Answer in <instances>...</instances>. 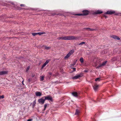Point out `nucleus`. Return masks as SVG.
Listing matches in <instances>:
<instances>
[{
  "label": "nucleus",
  "mask_w": 121,
  "mask_h": 121,
  "mask_svg": "<svg viewBox=\"0 0 121 121\" xmlns=\"http://www.w3.org/2000/svg\"><path fill=\"white\" fill-rule=\"evenodd\" d=\"M58 40H71L76 39V37L73 36H65L59 37L57 38Z\"/></svg>",
  "instance_id": "obj_1"
},
{
  "label": "nucleus",
  "mask_w": 121,
  "mask_h": 121,
  "mask_svg": "<svg viewBox=\"0 0 121 121\" xmlns=\"http://www.w3.org/2000/svg\"><path fill=\"white\" fill-rule=\"evenodd\" d=\"M82 12L83 13H82L77 14H76V15L78 16L86 15H88L89 13V11L87 10H83Z\"/></svg>",
  "instance_id": "obj_2"
},
{
  "label": "nucleus",
  "mask_w": 121,
  "mask_h": 121,
  "mask_svg": "<svg viewBox=\"0 0 121 121\" xmlns=\"http://www.w3.org/2000/svg\"><path fill=\"white\" fill-rule=\"evenodd\" d=\"M45 100H47L49 101L52 102L53 101V100L52 97L49 95H47L44 96Z\"/></svg>",
  "instance_id": "obj_3"
},
{
  "label": "nucleus",
  "mask_w": 121,
  "mask_h": 121,
  "mask_svg": "<svg viewBox=\"0 0 121 121\" xmlns=\"http://www.w3.org/2000/svg\"><path fill=\"white\" fill-rule=\"evenodd\" d=\"M44 97H43L39 99L38 101L39 103L41 104H43L44 103L45 100V99H44Z\"/></svg>",
  "instance_id": "obj_4"
},
{
  "label": "nucleus",
  "mask_w": 121,
  "mask_h": 121,
  "mask_svg": "<svg viewBox=\"0 0 121 121\" xmlns=\"http://www.w3.org/2000/svg\"><path fill=\"white\" fill-rule=\"evenodd\" d=\"M115 13V11L112 10H108L107 11V12L105 13V14H112Z\"/></svg>",
  "instance_id": "obj_5"
},
{
  "label": "nucleus",
  "mask_w": 121,
  "mask_h": 121,
  "mask_svg": "<svg viewBox=\"0 0 121 121\" xmlns=\"http://www.w3.org/2000/svg\"><path fill=\"white\" fill-rule=\"evenodd\" d=\"M8 72L7 71H0V75H2L7 74Z\"/></svg>",
  "instance_id": "obj_6"
},
{
  "label": "nucleus",
  "mask_w": 121,
  "mask_h": 121,
  "mask_svg": "<svg viewBox=\"0 0 121 121\" xmlns=\"http://www.w3.org/2000/svg\"><path fill=\"white\" fill-rule=\"evenodd\" d=\"M107 62V61H105L103 62L102 64H100L99 66H98L97 67V68H99L100 67L104 65Z\"/></svg>",
  "instance_id": "obj_7"
},
{
  "label": "nucleus",
  "mask_w": 121,
  "mask_h": 121,
  "mask_svg": "<svg viewBox=\"0 0 121 121\" xmlns=\"http://www.w3.org/2000/svg\"><path fill=\"white\" fill-rule=\"evenodd\" d=\"M49 61L50 60H47L46 61L42 66V68H43L44 67L49 63Z\"/></svg>",
  "instance_id": "obj_8"
},
{
  "label": "nucleus",
  "mask_w": 121,
  "mask_h": 121,
  "mask_svg": "<svg viewBox=\"0 0 121 121\" xmlns=\"http://www.w3.org/2000/svg\"><path fill=\"white\" fill-rule=\"evenodd\" d=\"M111 38H113L115 39H117V40H120V39L118 37L114 35H112L111 36Z\"/></svg>",
  "instance_id": "obj_9"
},
{
  "label": "nucleus",
  "mask_w": 121,
  "mask_h": 121,
  "mask_svg": "<svg viewBox=\"0 0 121 121\" xmlns=\"http://www.w3.org/2000/svg\"><path fill=\"white\" fill-rule=\"evenodd\" d=\"M81 77V76L80 75H78L75 76L74 77H73L72 78L73 79H78Z\"/></svg>",
  "instance_id": "obj_10"
},
{
  "label": "nucleus",
  "mask_w": 121,
  "mask_h": 121,
  "mask_svg": "<svg viewBox=\"0 0 121 121\" xmlns=\"http://www.w3.org/2000/svg\"><path fill=\"white\" fill-rule=\"evenodd\" d=\"M35 95L36 96H40L42 95V93L40 92H35Z\"/></svg>",
  "instance_id": "obj_11"
},
{
  "label": "nucleus",
  "mask_w": 121,
  "mask_h": 121,
  "mask_svg": "<svg viewBox=\"0 0 121 121\" xmlns=\"http://www.w3.org/2000/svg\"><path fill=\"white\" fill-rule=\"evenodd\" d=\"M98 85H95L93 86L94 89L95 91H97L98 88Z\"/></svg>",
  "instance_id": "obj_12"
},
{
  "label": "nucleus",
  "mask_w": 121,
  "mask_h": 121,
  "mask_svg": "<svg viewBox=\"0 0 121 121\" xmlns=\"http://www.w3.org/2000/svg\"><path fill=\"white\" fill-rule=\"evenodd\" d=\"M103 13V12L102 11L100 10H98L95 11V14H101Z\"/></svg>",
  "instance_id": "obj_13"
},
{
  "label": "nucleus",
  "mask_w": 121,
  "mask_h": 121,
  "mask_svg": "<svg viewBox=\"0 0 121 121\" xmlns=\"http://www.w3.org/2000/svg\"><path fill=\"white\" fill-rule=\"evenodd\" d=\"M74 52V50L73 49H72L68 53L70 55L73 54Z\"/></svg>",
  "instance_id": "obj_14"
},
{
  "label": "nucleus",
  "mask_w": 121,
  "mask_h": 121,
  "mask_svg": "<svg viewBox=\"0 0 121 121\" xmlns=\"http://www.w3.org/2000/svg\"><path fill=\"white\" fill-rule=\"evenodd\" d=\"M72 94L74 96L77 97L78 96L77 93L76 92H73Z\"/></svg>",
  "instance_id": "obj_15"
},
{
  "label": "nucleus",
  "mask_w": 121,
  "mask_h": 121,
  "mask_svg": "<svg viewBox=\"0 0 121 121\" xmlns=\"http://www.w3.org/2000/svg\"><path fill=\"white\" fill-rule=\"evenodd\" d=\"M71 55L69 53H68L66 55L65 57V59H67Z\"/></svg>",
  "instance_id": "obj_16"
},
{
  "label": "nucleus",
  "mask_w": 121,
  "mask_h": 121,
  "mask_svg": "<svg viewBox=\"0 0 121 121\" xmlns=\"http://www.w3.org/2000/svg\"><path fill=\"white\" fill-rule=\"evenodd\" d=\"M85 29L86 30H88L90 31H93L95 30V29H91L90 28H85Z\"/></svg>",
  "instance_id": "obj_17"
},
{
  "label": "nucleus",
  "mask_w": 121,
  "mask_h": 121,
  "mask_svg": "<svg viewBox=\"0 0 121 121\" xmlns=\"http://www.w3.org/2000/svg\"><path fill=\"white\" fill-rule=\"evenodd\" d=\"M79 112V110L77 109L76 110V112H75V115H78Z\"/></svg>",
  "instance_id": "obj_18"
},
{
  "label": "nucleus",
  "mask_w": 121,
  "mask_h": 121,
  "mask_svg": "<svg viewBox=\"0 0 121 121\" xmlns=\"http://www.w3.org/2000/svg\"><path fill=\"white\" fill-rule=\"evenodd\" d=\"M44 77L43 76H40V80L41 81H43L44 80Z\"/></svg>",
  "instance_id": "obj_19"
},
{
  "label": "nucleus",
  "mask_w": 121,
  "mask_h": 121,
  "mask_svg": "<svg viewBox=\"0 0 121 121\" xmlns=\"http://www.w3.org/2000/svg\"><path fill=\"white\" fill-rule=\"evenodd\" d=\"M80 61L81 63H82L83 62L84 60L82 57L80 59Z\"/></svg>",
  "instance_id": "obj_20"
},
{
  "label": "nucleus",
  "mask_w": 121,
  "mask_h": 121,
  "mask_svg": "<svg viewBox=\"0 0 121 121\" xmlns=\"http://www.w3.org/2000/svg\"><path fill=\"white\" fill-rule=\"evenodd\" d=\"M37 35L38 34H39V35H41L45 34V32H39V33H37Z\"/></svg>",
  "instance_id": "obj_21"
},
{
  "label": "nucleus",
  "mask_w": 121,
  "mask_h": 121,
  "mask_svg": "<svg viewBox=\"0 0 121 121\" xmlns=\"http://www.w3.org/2000/svg\"><path fill=\"white\" fill-rule=\"evenodd\" d=\"M32 34L34 36H35L37 35V33H32Z\"/></svg>",
  "instance_id": "obj_22"
},
{
  "label": "nucleus",
  "mask_w": 121,
  "mask_h": 121,
  "mask_svg": "<svg viewBox=\"0 0 121 121\" xmlns=\"http://www.w3.org/2000/svg\"><path fill=\"white\" fill-rule=\"evenodd\" d=\"M100 78H97L95 79V81H100Z\"/></svg>",
  "instance_id": "obj_23"
},
{
  "label": "nucleus",
  "mask_w": 121,
  "mask_h": 121,
  "mask_svg": "<svg viewBox=\"0 0 121 121\" xmlns=\"http://www.w3.org/2000/svg\"><path fill=\"white\" fill-rule=\"evenodd\" d=\"M45 49L47 50H48L50 48V47H47L45 46Z\"/></svg>",
  "instance_id": "obj_24"
},
{
  "label": "nucleus",
  "mask_w": 121,
  "mask_h": 121,
  "mask_svg": "<svg viewBox=\"0 0 121 121\" xmlns=\"http://www.w3.org/2000/svg\"><path fill=\"white\" fill-rule=\"evenodd\" d=\"M85 43V42H81V43H79L78 44L79 45H83V44H84Z\"/></svg>",
  "instance_id": "obj_25"
},
{
  "label": "nucleus",
  "mask_w": 121,
  "mask_h": 121,
  "mask_svg": "<svg viewBox=\"0 0 121 121\" xmlns=\"http://www.w3.org/2000/svg\"><path fill=\"white\" fill-rule=\"evenodd\" d=\"M115 15H118V16L121 15V13H115Z\"/></svg>",
  "instance_id": "obj_26"
},
{
  "label": "nucleus",
  "mask_w": 121,
  "mask_h": 121,
  "mask_svg": "<svg viewBox=\"0 0 121 121\" xmlns=\"http://www.w3.org/2000/svg\"><path fill=\"white\" fill-rule=\"evenodd\" d=\"M4 98V95H2V96H0V99H3Z\"/></svg>",
  "instance_id": "obj_27"
},
{
  "label": "nucleus",
  "mask_w": 121,
  "mask_h": 121,
  "mask_svg": "<svg viewBox=\"0 0 121 121\" xmlns=\"http://www.w3.org/2000/svg\"><path fill=\"white\" fill-rule=\"evenodd\" d=\"M36 103V100H35L33 102V105H35Z\"/></svg>",
  "instance_id": "obj_28"
},
{
  "label": "nucleus",
  "mask_w": 121,
  "mask_h": 121,
  "mask_svg": "<svg viewBox=\"0 0 121 121\" xmlns=\"http://www.w3.org/2000/svg\"><path fill=\"white\" fill-rule=\"evenodd\" d=\"M47 104H45L44 105V108L45 109H46V108L47 106Z\"/></svg>",
  "instance_id": "obj_29"
},
{
  "label": "nucleus",
  "mask_w": 121,
  "mask_h": 121,
  "mask_svg": "<svg viewBox=\"0 0 121 121\" xmlns=\"http://www.w3.org/2000/svg\"><path fill=\"white\" fill-rule=\"evenodd\" d=\"M30 68V67L29 66L28 67L26 70V71H28L29 70Z\"/></svg>",
  "instance_id": "obj_30"
},
{
  "label": "nucleus",
  "mask_w": 121,
  "mask_h": 121,
  "mask_svg": "<svg viewBox=\"0 0 121 121\" xmlns=\"http://www.w3.org/2000/svg\"><path fill=\"white\" fill-rule=\"evenodd\" d=\"M32 121V119H29L27 120V121Z\"/></svg>",
  "instance_id": "obj_31"
},
{
  "label": "nucleus",
  "mask_w": 121,
  "mask_h": 121,
  "mask_svg": "<svg viewBox=\"0 0 121 121\" xmlns=\"http://www.w3.org/2000/svg\"><path fill=\"white\" fill-rule=\"evenodd\" d=\"M20 6H21L24 7L25 6V5L23 4H20Z\"/></svg>",
  "instance_id": "obj_32"
},
{
  "label": "nucleus",
  "mask_w": 121,
  "mask_h": 121,
  "mask_svg": "<svg viewBox=\"0 0 121 121\" xmlns=\"http://www.w3.org/2000/svg\"><path fill=\"white\" fill-rule=\"evenodd\" d=\"M73 69L74 71H75L76 69L75 68H73Z\"/></svg>",
  "instance_id": "obj_33"
},
{
  "label": "nucleus",
  "mask_w": 121,
  "mask_h": 121,
  "mask_svg": "<svg viewBox=\"0 0 121 121\" xmlns=\"http://www.w3.org/2000/svg\"><path fill=\"white\" fill-rule=\"evenodd\" d=\"M49 74L50 75H51L52 74V73L51 72H49Z\"/></svg>",
  "instance_id": "obj_34"
},
{
  "label": "nucleus",
  "mask_w": 121,
  "mask_h": 121,
  "mask_svg": "<svg viewBox=\"0 0 121 121\" xmlns=\"http://www.w3.org/2000/svg\"><path fill=\"white\" fill-rule=\"evenodd\" d=\"M23 81H23L22 82V84H23L24 85V84H23Z\"/></svg>",
  "instance_id": "obj_35"
},
{
  "label": "nucleus",
  "mask_w": 121,
  "mask_h": 121,
  "mask_svg": "<svg viewBox=\"0 0 121 121\" xmlns=\"http://www.w3.org/2000/svg\"><path fill=\"white\" fill-rule=\"evenodd\" d=\"M104 16L105 17V18H106L107 17H106V16H105L104 15Z\"/></svg>",
  "instance_id": "obj_36"
},
{
  "label": "nucleus",
  "mask_w": 121,
  "mask_h": 121,
  "mask_svg": "<svg viewBox=\"0 0 121 121\" xmlns=\"http://www.w3.org/2000/svg\"><path fill=\"white\" fill-rule=\"evenodd\" d=\"M28 81H29V82H30V79H28Z\"/></svg>",
  "instance_id": "obj_37"
}]
</instances>
